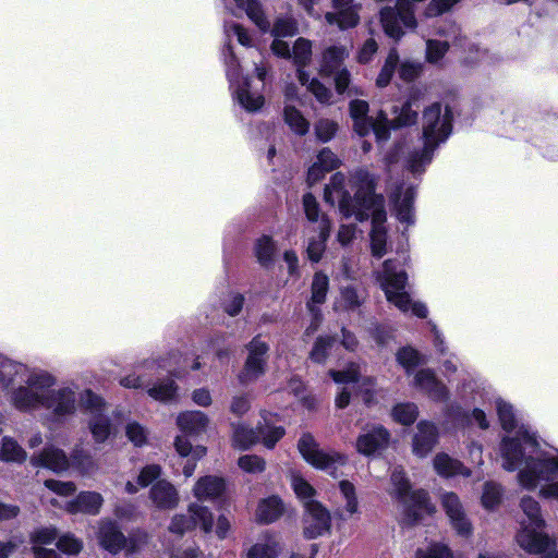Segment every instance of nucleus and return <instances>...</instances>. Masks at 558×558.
<instances>
[{
  "label": "nucleus",
  "mask_w": 558,
  "mask_h": 558,
  "mask_svg": "<svg viewBox=\"0 0 558 558\" xmlns=\"http://www.w3.org/2000/svg\"><path fill=\"white\" fill-rule=\"evenodd\" d=\"M226 490L222 477L206 475L197 480L193 487V496L198 501H214L221 497Z\"/></svg>",
  "instance_id": "nucleus-27"
},
{
  "label": "nucleus",
  "mask_w": 558,
  "mask_h": 558,
  "mask_svg": "<svg viewBox=\"0 0 558 558\" xmlns=\"http://www.w3.org/2000/svg\"><path fill=\"white\" fill-rule=\"evenodd\" d=\"M397 361L407 373H410L414 367L422 363L423 360L415 349L405 347L398 351Z\"/></svg>",
  "instance_id": "nucleus-54"
},
{
  "label": "nucleus",
  "mask_w": 558,
  "mask_h": 558,
  "mask_svg": "<svg viewBox=\"0 0 558 558\" xmlns=\"http://www.w3.org/2000/svg\"><path fill=\"white\" fill-rule=\"evenodd\" d=\"M331 223L327 217H323L317 226V235L308 239L306 254L311 262L318 263L326 250V242L329 238Z\"/></svg>",
  "instance_id": "nucleus-35"
},
{
  "label": "nucleus",
  "mask_w": 558,
  "mask_h": 558,
  "mask_svg": "<svg viewBox=\"0 0 558 558\" xmlns=\"http://www.w3.org/2000/svg\"><path fill=\"white\" fill-rule=\"evenodd\" d=\"M225 34L228 38L234 35L240 45L244 47H253V37L250 32L238 23H226Z\"/></svg>",
  "instance_id": "nucleus-58"
},
{
  "label": "nucleus",
  "mask_w": 558,
  "mask_h": 558,
  "mask_svg": "<svg viewBox=\"0 0 558 558\" xmlns=\"http://www.w3.org/2000/svg\"><path fill=\"white\" fill-rule=\"evenodd\" d=\"M247 359L242 372L239 374V380L243 385L255 381L265 373L266 354L269 347L257 336L247 344Z\"/></svg>",
  "instance_id": "nucleus-13"
},
{
  "label": "nucleus",
  "mask_w": 558,
  "mask_h": 558,
  "mask_svg": "<svg viewBox=\"0 0 558 558\" xmlns=\"http://www.w3.org/2000/svg\"><path fill=\"white\" fill-rule=\"evenodd\" d=\"M398 63L399 54L397 49L393 48L389 51L385 63L376 78V85L378 87H386L390 83Z\"/></svg>",
  "instance_id": "nucleus-52"
},
{
  "label": "nucleus",
  "mask_w": 558,
  "mask_h": 558,
  "mask_svg": "<svg viewBox=\"0 0 558 558\" xmlns=\"http://www.w3.org/2000/svg\"><path fill=\"white\" fill-rule=\"evenodd\" d=\"M298 450L308 464L330 475H335L338 468L347 462L345 456L335 450L322 449L313 435L308 433H304L300 437Z\"/></svg>",
  "instance_id": "nucleus-11"
},
{
  "label": "nucleus",
  "mask_w": 558,
  "mask_h": 558,
  "mask_svg": "<svg viewBox=\"0 0 558 558\" xmlns=\"http://www.w3.org/2000/svg\"><path fill=\"white\" fill-rule=\"evenodd\" d=\"M259 439V430L256 432L253 428H248L244 425L233 426L232 441L233 446L239 449H247Z\"/></svg>",
  "instance_id": "nucleus-46"
},
{
  "label": "nucleus",
  "mask_w": 558,
  "mask_h": 558,
  "mask_svg": "<svg viewBox=\"0 0 558 558\" xmlns=\"http://www.w3.org/2000/svg\"><path fill=\"white\" fill-rule=\"evenodd\" d=\"M100 546L111 554L125 550L128 555L134 554L138 546L133 538L126 539L111 521H101L97 535Z\"/></svg>",
  "instance_id": "nucleus-16"
},
{
  "label": "nucleus",
  "mask_w": 558,
  "mask_h": 558,
  "mask_svg": "<svg viewBox=\"0 0 558 558\" xmlns=\"http://www.w3.org/2000/svg\"><path fill=\"white\" fill-rule=\"evenodd\" d=\"M147 393L154 400L171 402L177 399L178 386L172 379H168L147 387Z\"/></svg>",
  "instance_id": "nucleus-42"
},
{
  "label": "nucleus",
  "mask_w": 558,
  "mask_h": 558,
  "mask_svg": "<svg viewBox=\"0 0 558 558\" xmlns=\"http://www.w3.org/2000/svg\"><path fill=\"white\" fill-rule=\"evenodd\" d=\"M391 483L393 489L391 494L402 506L404 520L412 524L421 521L426 515L435 512V506L430 502L428 494L425 490H411L408 478L400 468H396L391 473Z\"/></svg>",
  "instance_id": "nucleus-8"
},
{
  "label": "nucleus",
  "mask_w": 558,
  "mask_h": 558,
  "mask_svg": "<svg viewBox=\"0 0 558 558\" xmlns=\"http://www.w3.org/2000/svg\"><path fill=\"white\" fill-rule=\"evenodd\" d=\"M25 450L11 437H4L0 448V459L5 462L22 463L26 460Z\"/></svg>",
  "instance_id": "nucleus-44"
},
{
  "label": "nucleus",
  "mask_w": 558,
  "mask_h": 558,
  "mask_svg": "<svg viewBox=\"0 0 558 558\" xmlns=\"http://www.w3.org/2000/svg\"><path fill=\"white\" fill-rule=\"evenodd\" d=\"M104 409V404L100 410L89 412L93 417L88 421V428L95 442H105L113 433L114 428L109 417L102 415L100 412Z\"/></svg>",
  "instance_id": "nucleus-36"
},
{
  "label": "nucleus",
  "mask_w": 558,
  "mask_h": 558,
  "mask_svg": "<svg viewBox=\"0 0 558 558\" xmlns=\"http://www.w3.org/2000/svg\"><path fill=\"white\" fill-rule=\"evenodd\" d=\"M314 129L317 140L327 143L336 135L338 124L329 119H319Z\"/></svg>",
  "instance_id": "nucleus-59"
},
{
  "label": "nucleus",
  "mask_w": 558,
  "mask_h": 558,
  "mask_svg": "<svg viewBox=\"0 0 558 558\" xmlns=\"http://www.w3.org/2000/svg\"><path fill=\"white\" fill-rule=\"evenodd\" d=\"M368 104L365 100L355 99L350 102V114L353 119L354 131L360 136H365L373 132L378 142H385L389 138L388 118L380 111L374 119L367 116Z\"/></svg>",
  "instance_id": "nucleus-12"
},
{
  "label": "nucleus",
  "mask_w": 558,
  "mask_h": 558,
  "mask_svg": "<svg viewBox=\"0 0 558 558\" xmlns=\"http://www.w3.org/2000/svg\"><path fill=\"white\" fill-rule=\"evenodd\" d=\"M391 415L396 422L402 425H411L418 415V409L413 402L399 403L393 407Z\"/></svg>",
  "instance_id": "nucleus-51"
},
{
  "label": "nucleus",
  "mask_w": 558,
  "mask_h": 558,
  "mask_svg": "<svg viewBox=\"0 0 558 558\" xmlns=\"http://www.w3.org/2000/svg\"><path fill=\"white\" fill-rule=\"evenodd\" d=\"M187 435L177 436L174 439V448L179 456L183 458L191 457L193 460L202 459L207 449L204 446L193 447L190 440L186 438Z\"/></svg>",
  "instance_id": "nucleus-48"
},
{
  "label": "nucleus",
  "mask_w": 558,
  "mask_h": 558,
  "mask_svg": "<svg viewBox=\"0 0 558 558\" xmlns=\"http://www.w3.org/2000/svg\"><path fill=\"white\" fill-rule=\"evenodd\" d=\"M329 287V279L328 277L323 272H316L313 278L312 282V299L311 303L308 304L310 311L315 314L314 304H322L326 300L327 291Z\"/></svg>",
  "instance_id": "nucleus-45"
},
{
  "label": "nucleus",
  "mask_w": 558,
  "mask_h": 558,
  "mask_svg": "<svg viewBox=\"0 0 558 558\" xmlns=\"http://www.w3.org/2000/svg\"><path fill=\"white\" fill-rule=\"evenodd\" d=\"M441 507L447 514L452 529L463 537H469L473 526L468 518L460 497L453 492H444L440 495Z\"/></svg>",
  "instance_id": "nucleus-14"
},
{
  "label": "nucleus",
  "mask_w": 558,
  "mask_h": 558,
  "mask_svg": "<svg viewBox=\"0 0 558 558\" xmlns=\"http://www.w3.org/2000/svg\"><path fill=\"white\" fill-rule=\"evenodd\" d=\"M209 422L207 414L202 411H184L177 417L179 429L189 436H198L206 432Z\"/></svg>",
  "instance_id": "nucleus-31"
},
{
  "label": "nucleus",
  "mask_w": 558,
  "mask_h": 558,
  "mask_svg": "<svg viewBox=\"0 0 558 558\" xmlns=\"http://www.w3.org/2000/svg\"><path fill=\"white\" fill-rule=\"evenodd\" d=\"M449 49V44L442 40L428 39L426 41V60L429 63L437 64L445 57Z\"/></svg>",
  "instance_id": "nucleus-55"
},
{
  "label": "nucleus",
  "mask_w": 558,
  "mask_h": 558,
  "mask_svg": "<svg viewBox=\"0 0 558 558\" xmlns=\"http://www.w3.org/2000/svg\"><path fill=\"white\" fill-rule=\"evenodd\" d=\"M331 517L329 511L317 501L306 504L304 518V535L307 538H316L329 532Z\"/></svg>",
  "instance_id": "nucleus-18"
},
{
  "label": "nucleus",
  "mask_w": 558,
  "mask_h": 558,
  "mask_svg": "<svg viewBox=\"0 0 558 558\" xmlns=\"http://www.w3.org/2000/svg\"><path fill=\"white\" fill-rule=\"evenodd\" d=\"M422 93L418 89H413L408 98L401 105H395L392 109V119L388 120V128L397 129L402 126L413 125L417 121V101Z\"/></svg>",
  "instance_id": "nucleus-22"
},
{
  "label": "nucleus",
  "mask_w": 558,
  "mask_h": 558,
  "mask_svg": "<svg viewBox=\"0 0 558 558\" xmlns=\"http://www.w3.org/2000/svg\"><path fill=\"white\" fill-rule=\"evenodd\" d=\"M335 344V339L331 337H319L313 350L311 351V360L316 363H324L327 357L328 351Z\"/></svg>",
  "instance_id": "nucleus-60"
},
{
  "label": "nucleus",
  "mask_w": 558,
  "mask_h": 558,
  "mask_svg": "<svg viewBox=\"0 0 558 558\" xmlns=\"http://www.w3.org/2000/svg\"><path fill=\"white\" fill-rule=\"evenodd\" d=\"M150 499L159 509H173L179 505L177 488L168 481L161 480L150 488Z\"/></svg>",
  "instance_id": "nucleus-32"
},
{
  "label": "nucleus",
  "mask_w": 558,
  "mask_h": 558,
  "mask_svg": "<svg viewBox=\"0 0 558 558\" xmlns=\"http://www.w3.org/2000/svg\"><path fill=\"white\" fill-rule=\"evenodd\" d=\"M222 56L234 99L248 112L259 110L264 105V97L262 94L251 89V83L247 77L240 80V63L229 45L223 48Z\"/></svg>",
  "instance_id": "nucleus-10"
},
{
  "label": "nucleus",
  "mask_w": 558,
  "mask_h": 558,
  "mask_svg": "<svg viewBox=\"0 0 558 558\" xmlns=\"http://www.w3.org/2000/svg\"><path fill=\"white\" fill-rule=\"evenodd\" d=\"M423 145L418 149L410 150L404 145H398L386 157L388 167L398 163L401 159L403 166L413 174L422 173L432 161L433 154L439 144L447 141L452 131V112L448 106L434 102L423 111Z\"/></svg>",
  "instance_id": "nucleus-3"
},
{
  "label": "nucleus",
  "mask_w": 558,
  "mask_h": 558,
  "mask_svg": "<svg viewBox=\"0 0 558 558\" xmlns=\"http://www.w3.org/2000/svg\"><path fill=\"white\" fill-rule=\"evenodd\" d=\"M416 556L417 558H452V553L447 545L435 543L425 549H418Z\"/></svg>",
  "instance_id": "nucleus-64"
},
{
  "label": "nucleus",
  "mask_w": 558,
  "mask_h": 558,
  "mask_svg": "<svg viewBox=\"0 0 558 558\" xmlns=\"http://www.w3.org/2000/svg\"><path fill=\"white\" fill-rule=\"evenodd\" d=\"M125 434L128 439L136 447H141L147 441L146 428L137 422H130L125 427Z\"/></svg>",
  "instance_id": "nucleus-61"
},
{
  "label": "nucleus",
  "mask_w": 558,
  "mask_h": 558,
  "mask_svg": "<svg viewBox=\"0 0 558 558\" xmlns=\"http://www.w3.org/2000/svg\"><path fill=\"white\" fill-rule=\"evenodd\" d=\"M438 439V430L434 423L421 421L413 437V452L418 457L427 456Z\"/></svg>",
  "instance_id": "nucleus-28"
},
{
  "label": "nucleus",
  "mask_w": 558,
  "mask_h": 558,
  "mask_svg": "<svg viewBox=\"0 0 558 558\" xmlns=\"http://www.w3.org/2000/svg\"><path fill=\"white\" fill-rule=\"evenodd\" d=\"M354 183L359 186L356 199L360 201L362 192L368 197L367 209L368 217L372 218V230L369 232L371 250L375 257H383L387 250V231L385 227L386 211L384 209V197L375 194L376 178L368 170H360L353 175Z\"/></svg>",
  "instance_id": "nucleus-4"
},
{
  "label": "nucleus",
  "mask_w": 558,
  "mask_h": 558,
  "mask_svg": "<svg viewBox=\"0 0 558 558\" xmlns=\"http://www.w3.org/2000/svg\"><path fill=\"white\" fill-rule=\"evenodd\" d=\"M329 375L337 384H351L359 383V387L364 391L365 403L371 402V396L373 388L375 387V379L373 377L361 378V365L351 363L344 371H329Z\"/></svg>",
  "instance_id": "nucleus-24"
},
{
  "label": "nucleus",
  "mask_w": 558,
  "mask_h": 558,
  "mask_svg": "<svg viewBox=\"0 0 558 558\" xmlns=\"http://www.w3.org/2000/svg\"><path fill=\"white\" fill-rule=\"evenodd\" d=\"M43 373V369H29L26 365L7 359L0 354V388L8 389L15 384H22L17 388H31L29 377Z\"/></svg>",
  "instance_id": "nucleus-17"
},
{
  "label": "nucleus",
  "mask_w": 558,
  "mask_h": 558,
  "mask_svg": "<svg viewBox=\"0 0 558 558\" xmlns=\"http://www.w3.org/2000/svg\"><path fill=\"white\" fill-rule=\"evenodd\" d=\"M312 48L313 45L311 40L300 37L295 40L291 51V58L298 66V80L302 85H305L308 81V73L304 68L312 59Z\"/></svg>",
  "instance_id": "nucleus-34"
},
{
  "label": "nucleus",
  "mask_w": 558,
  "mask_h": 558,
  "mask_svg": "<svg viewBox=\"0 0 558 558\" xmlns=\"http://www.w3.org/2000/svg\"><path fill=\"white\" fill-rule=\"evenodd\" d=\"M414 387L436 402L447 401L449 390L430 369H421L414 376Z\"/></svg>",
  "instance_id": "nucleus-23"
},
{
  "label": "nucleus",
  "mask_w": 558,
  "mask_h": 558,
  "mask_svg": "<svg viewBox=\"0 0 558 558\" xmlns=\"http://www.w3.org/2000/svg\"><path fill=\"white\" fill-rule=\"evenodd\" d=\"M520 508L524 518L521 519L515 535L517 544L527 554L544 553L554 545V538L542 531L546 522L539 502L531 496H524L520 501Z\"/></svg>",
  "instance_id": "nucleus-5"
},
{
  "label": "nucleus",
  "mask_w": 558,
  "mask_h": 558,
  "mask_svg": "<svg viewBox=\"0 0 558 558\" xmlns=\"http://www.w3.org/2000/svg\"><path fill=\"white\" fill-rule=\"evenodd\" d=\"M283 119L287 125L298 135H305L308 132L310 123L302 112L290 104L283 108Z\"/></svg>",
  "instance_id": "nucleus-41"
},
{
  "label": "nucleus",
  "mask_w": 558,
  "mask_h": 558,
  "mask_svg": "<svg viewBox=\"0 0 558 558\" xmlns=\"http://www.w3.org/2000/svg\"><path fill=\"white\" fill-rule=\"evenodd\" d=\"M28 381L31 388L10 391V403L21 412L45 409L54 418L63 420L73 416L78 409L94 412L102 405V399L89 389L78 392L74 385L56 387L57 378L47 371L34 374Z\"/></svg>",
  "instance_id": "nucleus-2"
},
{
  "label": "nucleus",
  "mask_w": 558,
  "mask_h": 558,
  "mask_svg": "<svg viewBox=\"0 0 558 558\" xmlns=\"http://www.w3.org/2000/svg\"><path fill=\"white\" fill-rule=\"evenodd\" d=\"M194 530V521L191 518V514L186 512L185 514L180 513L172 517L169 531L175 534H184L185 532Z\"/></svg>",
  "instance_id": "nucleus-63"
},
{
  "label": "nucleus",
  "mask_w": 558,
  "mask_h": 558,
  "mask_svg": "<svg viewBox=\"0 0 558 558\" xmlns=\"http://www.w3.org/2000/svg\"><path fill=\"white\" fill-rule=\"evenodd\" d=\"M376 279L391 304L403 313L425 318L428 310L424 303L414 302L405 290L407 274L395 260L388 259L383 264V270L376 272Z\"/></svg>",
  "instance_id": "nucleus-6"
},
{
  "label": "nucleus",
  "mask_w": 558,
  "mask_h": 558,
  "mask_svg": "<svg viewBox=\"0 0 558 558\" xmlns=\"http://www.w3.org/2000/svg\"><path fill=\"white\" fill-rule=\"evenodd\" d=\"M502 498V488L498 483L486 482L481 497L482 506L487 510L496 509Z\"/></svg>",
  "instance_id": "nucleus-49"
},
{
  "label": "nucleus",
  "mask_w": 558,
  "mask_h": 558,
  "mask_svg": "<svg viewBox=\"0 0 558 558\" xmlns=\"http://www.w3.org/2000/svg\"><path fill=\"white\" fill-rule=\"evenodd\" d=\"M225 8L235 16L246 14L254 25L262 32L270 31L274 37H291L296 34V22L291 16L277 17L272 28L265 14L263 4L259 0H221Z\"/></svg>",
  "instance_id": "nucleus-7"
},
{
  "label": "nucleus",
  "mask_w": 558,
  "mask_h": 558,
  "mask_svg": "<svg viewBox=\"0 0 558 558\" xmlns=\"http://www.w3.org/2000/svg\"><path fill=\"white\" fill-rule=\"evenodd\" d=\"M340 165L341 160L329 148H323L308 169L307 182L310 184L319 182L327 172L337 169Z\"/></svg>",
  "instance_id": "nucleus-29"
},
{
  "label": "nucleus",
  "mask_w": 558,
  "mask_h": 558,
  "mask_svg": "<svg viewBox=\"0 0 558 558\" xmlns=\"http://www.w3.org/2000/svg\"><path fill=\"white\" fill-rule=\"evenodd\" d=\"M34 466L49 469L56 473L64 472L70 468V460L65 452L53 446H46L39 453L31 458Z\"/></svg>",
  "instance_id": "nucleus-25"
},
{
  "label": "nucleus",
  "mask_w": 558,
  "mask_h": 558,
  "mask_svg": "<svg viewBox=\"0 0 558 558\" xmlns=\"http://www.w3.org/2000/svg\"><path fill=\"white\" fill-rule=\"evenodd\" d=\"M340 493L344 499L343 509L338 512L342 520H347L359 511V502L355 495V489L352 483L341 481L339 483Z\"/></svg>",
  "instance_id": "nucleus-40"
},
{
  "label": "nucleus",
  "mask_w": 558,
  "mask_h": 558,
  "mask_svg": "<svg viewBox=\"0 0 558 558\" xmlns=\"http://www.w3.org/2000/svg\"><path fill=\"white\" fill-rule=\"evenodd\" d=\"M389 439V432L384 426L374 425L357 437L356 450L361 454L372 456L387 448Z\"/></svg>",
  "instance_id": "nucleus-21"
},
{
  "label": "nucleus",
  "mask_w": 558,
  "mask_h": 558,
  "mask_svg": "<svg viewBox=\"0 0 558 558\" xmlns=\"http://www.w3.org/2000/svg\"><path fill=\"white\" fill-rule=\"evenodd\" d=\"M362 304V298L359 295L355 289L347 287L341 289L339 298L335 302V310L352 311L357 308Z\"/></svg>",
  "instance_id": "nucleus-50"
},
{
  "label": "nucleus",
  "mask_w": 558,
  "mask_h": 558,
  "mask_svg": "<svg viewBox=\"0 0 558 558\" xmlns=\"http://www.w3.org/2000/svg\"><path fill=\"white\" fill-rule=\"evenodd\" d=\"M291 486L295 495L304 501L305 507L307 502L315 501L313 499L315 489L300 473H291Z\"/></svg>",
  "instance_id": "nucleus-53"
},
{
  "label": "nucleus",
  "mask_w": 558,
  "mask_h": 558,
  "mask_svg": "<svg viewBox=\"0 0 558 558\" xmlns=\"http://www.w3.org/2000/svg\"><path fill=\"white\" fill-rule=\"evenodd\" d=\"M174 363H177L175 354H172L168 359H162L160 361H146L137 368L136 372L122 377L120 379V385L123 386L124 388L132 389L148 387L146 371H154L156 368H166L170 374L177 376V369L173 367Z\"/></svg>",
  "instance_id": "nucleus-19"
},
{
  "label": "nucleus",
  "mask_w": 558,
  "mask_h": 558,
  "mask_svg": "<svg viewBox=\"0 0 558 558\" xmlns=\"http://www.w3.org/2000/svg\"><path fill=\"white\" fill-rule=\"evenodd\" d=\"M350 52L344 46L332 45L324 49L319 59V74L331 76L336 71L342 69Z\"/></svg>",
  "instance_id": "nucleus-30"
},
{
  "label": "nucleus",
  "mask_w": 558,
  "mask_h": 558,
  "mask_svg": "<svg viewBox=\"0 0 558 558\" xmlns=\"http://www.w3.org/2000/svg\"><path fill=\"white\" fill-rule=\"evenodd\" d=\"M187 512L194 521V529L199 527L206 534L213 531L214 515L208 507L198 502H191Z\"/></svg>",
  "instance_id": "nucleus-39"
},
{
  "label": "nucleus",
  "mask_w": 558,
  "mask_h": 558,
  "mask_svg": "<svg viewBox=\"0 0 558 558\" xmlns=\"http://www.w3.org/2000/svg\"><path fill=\"white\" fill-rule=\"evenodd\" d=\"M433 466L436 473L441 477H453V476H464L469 477L471 475L470 469L464 466V464L450 457L445 452L437 453L433 460Z\"/></svg>",
  "instance_id": "nucleus-33"
},
{
  "label": "nucleus",
  "mask_w": 558,
  "mask_h": 558,
  "mask_svg": "<svg viewBox=\"0 0 558 558\" xmlns=\"http://www.w3.org/2000/svg\"><path fill=\"white\" fill-rule=\"evenodd\" d=\"M276 250L277 247L274 240L268 235H262L257 239L254 246L257 262L265 267L270 266L274 262Z\"/></svg>",
  "instance_id": "nucleus-43"
},
{
  "label": "nucleus",
  "mask_w": 558,
  "mask_h": 558,
  "mask_svg": "<svg viewBox=\"0 0 558 558\" xmlns=\"http://www.w3.org/2000/svg\"><path fill=\"white\" fill-rule=\"evenodd\" d=\"M238 465L246 473H262L266 469V462L262 457L256 454H244L239 458Z\"/></svg>",
  "instance_id": "nucleus-57"
},
{
  "label": "nucleus",
  "mask_w": 558,
  "mask_h": 558,
  "mask_svg": "<svg viewBox=\"0 0 558 558\" xmlns=\"http://www.w3.org/2000/svg\"><path fill=\"white\" fill-rule=\"evenodd\" d=\"M72 464L81 472L83 475H87L93 473L96 470V463L90 454L84 452L83 450L75 449L71 456Z\"/></svg>",
  "instance_id": "nucleus-56"
},
{
  "label": "nucleus",
  "mask_w": 558,
  "mask_h": 558,
  "mask_svg": "<svg viewBox=\"0 0 558 558\" xmlns=\"http://www.w3.org/2000/svg\"><path fill=\"white\" fill-rule=\"evenodd\" d=\"M264 425H259L257 429L259 430V438L265 447L268 449H272L276 444L283 437L284 428L282 426H270V420H268L265 415H263Z\"/></svg>",
  "instance_id": "nucleus-47"
},
{
  "label": "nucleus",
  "mask_w": 558,
  "mask_h": 558,
  "mask_svg": "<svg viewBox=\"0 0 558 558\" xmlns=\"http://www.w3.org/2000/svg\"><path fill=\"white\" fill-rule=\"evenodd\" d=\"M283 512V505L277 496H270L259 501L256 510V519L262 523L276 521Z\"/></svg>",
  "instance_id": "nucleus-37"
},
{
  "label": "nucleus",
  "mask_w": 558,
  "mask_h": 558,
  "mask_svg": "<svg viewBox=\"0 0 558 558\" xmlns=\"http://www.w3.org/2000/svg\"><path fill=\"white\" fill-rule=\"evenodd\" d=\"M104 505V497L97 492L85 490L81 492L75 498L68 501L65 510L69 513H84L96 515L99 513Z\"/></svg>",
  "instance_id": "nucleus-26"
},
{
  "label": "nucleus",
  "mask_w": 558,
  "mask_h": 558,
  "mask_svg": "<svg viewBox=\"0 0 558 558\" xmlns=\"http://www.w3.org/2000/svg\"><path fill=\"white\" fill-rule=\"evenodd\" d=\"M365 170L364 168H359L353 171L350 175V183L352 189L354 190V197L351 198L350 193L345 190V177L341 172L335 173L329 184L325 187L324 199L326 203L331 205H338L340 213L344 217L354 216L356 220L363 221L368 218L367 209L368 197L365 194V190L362 192V197L360 201L356 199V192L359 186L354 183L353 175L360 171Z\"/></svg>",
  "instance_id": "nucleus-9"
},
{
  "label": "nucleus",
  "mask_w": 558,
  "mask_h": 558,
  "mask_svg": "<svg viewBox=\"0 0 558 558\" xmlns=\"http://www.w3.org/2000/svg\"><path fill=\"white\" fill-rule=\"evenodd\" d=\"M57 538V531L53 527H41L33 532L31 536L32 549L52 544Z\"/></svg>",
  "instance_id": "nucleus-62"
},
{
  "label": "nucleus",
  "mask_w": 558,
  "mask_h": 558,
  "mask_svg": "<svg viewBox=\"0 0 558 558\" xmlns=\"http://www.w3.org/2000/svg\"><path fill=\"white\" fill-rule=\"evenodd\" d=\"M333 11L325 14L328 25H336L340 31L354 28L360 23L362 5L354 0H331Z\"/></svg>",
  "instance_id": "nucleus-15"
},
{
  "label": "nucleus",
  "mask_w": 558,
  "mask_h": 558,
  "mask_svg": "<svg viewBox=\"0 0 558 558\" xmlns=\"http://www.w3.org/2000/svg\"><path fill=\"white\" fill-rule=\"evenodd\" d=\"M497 414L506 436L499 445L501 466L518 471L519 485L526 490H538L544 499L558 501V450H543L534 433L519 424L513 407L502 399L495 401Z\"/></svg>",
  "instance_id": "nucleus-1"
},
{
  "label": "nucleus",
  "mask_w": 558,
  "mask_h": 558,
  "mask_svg": "<svg viewBox=\"0 0 558 558\" xmlns=\"http://www.w3.org/2000/svg\"><path fill=\"white\" fill-rule=\"evenodd\" d=\"M414 196L415 190L413 185L402 184L390 193V202L393 205L396 217L401 223L412 225L414 222Z\"/></svg>",
  "instance_id": "nucleus-20"
},
{
  "label": "nucleus",
  "mask_w": 558,
  "mask_h": 558,
  "mask_svg": "<svg viewBox=\"0 0 558 558\" xmlns=\"http://www.w3.org/2000/svg\"><path fill=\"white\" fill-rule=\"evenodd\" d=\"M280 550V544L275 535L265 534L248 553L247 558H276Z\"/></svg>",
  "instance_id": "nucleus-38"
}]
</instances>
